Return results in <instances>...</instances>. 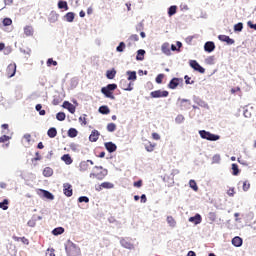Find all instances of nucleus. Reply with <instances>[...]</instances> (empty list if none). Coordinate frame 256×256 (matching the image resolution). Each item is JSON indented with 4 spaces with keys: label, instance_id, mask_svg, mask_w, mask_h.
<instances>
[{
    "label": "nucleus",
    "instance_id": "nucleus-14",
    "mask_svg": "<svg viewBox=\"0 0 256 256\" xmlns=\"http://www.w3.org/2000/svg\"><path fill=\"white\" fill-rule=\"evenodd\" d=\"M161 51L164 53V55H167L168 57L171 55V45L169 42H165L161 46Z\"/></svg>",
    "mask_w": 256,
    "mask_h": 256
},
{
    "label": "nucleus",
    "instance_id": "nucleus-13",
    "mask_svg": "<svg viewBox=\"0 0 256 256\" xmlns=\"http://www.w3.org/2000/svg\"><path fill=\"white\" fill-rule=\"evenodd\" d=\"M39 195L41 197H43L44 199H49L50 201H53V199H55V196L53 194H51V192L47 191V190H40Z\"/></svg>",
    "mask_w": 256,
    "mask_h": 256
},
{
    "label": "nucleus",
    "instance_id": "nucleus-56",
    "mask_svg": "<svg viewBox=\"0 0 256 256\" xmlns=\"http://www.w3.org/2000/svg\"><path fill=\"white\" fill-rule=\"evenodd\" d=\"M227 195L228 197H235V188H229Z\"/></svg>",
    "mask_w": 256,
    "mask_h": 256
},
{
    "label": "nucleus",
    "instance_id": "nucleus-50",
    "mask_svg": "<svg viewBox=\"0 0 256 256\" xmlns=\"http://www.w3.org/2000/svg\"><path fill=\"white\" fill-rule=\"evenodd\" d=\"M129 41H131V43H135V42L139 41V35H137V34H132V35L129 37Z\"/></svg>",
    "mask_w": 256,
    "mask_h": 256
},
{
    "label": "nucleus",
    "instance_id": "nucleus-43",
    "mask_svg": "<svg viewBox=\"0 0 256 256\" xmlns=\"http://www.w3.org/2000/svg\"><path fill=\"white\" fill-rule=\"evenodd\" d=\"M66 117H67V116L65 115L64 112H58V113L56 114V119H57L58 121H65Z\"/></svg>",
    "mask_w": 256,
    "mask_h": 256
},
{
    "label": "nucleus",
    "instance_id": "nucleus-25",
    "mask_svg": "<svg viewBox=\"0 0 256 256\" xmlns=\"http://www.w3.org/2000/svg\"><path fill=\"white\" fill-rule=\"evenodd\" d=\"M61 159L64 161L66 165H71L73 163V158H71V155L69 154H64Z\"/></svg>",
    "mask_w": 256,
    "mask_h": 256
},
{
    "label": "nucleus",
    "instance_id": "nucleus-37",
    "mask_svg": "<svg viewBox=\"0 0 256 256\" xmlns=\"http://www.w3.org/2000/svg\"><path fill=\"white\" fill-rule=\"evenodd\" d=\"M208 221H210V223H215V221H217V214L215 212H210L208 214Z\"/></svg>",
    "mask_w": 256,
    "mask_h": 256
},
{
    "label": "nucleus",
    "instance_id": "nucleus-22",
    "mask_svg": "<svg viewBox=\"0 0 256 256\" xmlns=\"http://www.w3.org/2000/svg\"><path fill=\"white\" fill-rule=\"evenodd\" d=\"M33 26H25L24 27V34L26 35V37H33Z\"/></svg>",
    "mask_w": 256,
    "mask_h": 256
},
{
    "label": "nucleus",
    "instance_id": "nucleus-40",
    "mask_svg": "<svg viewBox=\"0 0 256 256\" xmlns=\"http://www.w3.org/2000/svg\"><path fill=\"white\" fill-rule=\"evenodd\" d=\"M116 130H117V125L115 123H109L107 125V131H109V133H113Z\"/></svg>",
    "mask_w": 256,
    "mask_h": 256
},
{
    "label": "nucleus",
    "instance_id": "nucleus-62",
    "mask_svg": "<svg viewBox=\"0 0 256 256\" xmlns=\"http://www.w3.org/2000/svg\"><path fill=\"white\" fill-rule=\"evenodd\" d=\"M140 199H141V203H147V196L145 194H142Z\"/></svg>",
    "mask_w": 256,
    "mask_h": 256
},
{
    "label": "nucleus",
    "instance_id": "nucleus-29",
    "mask_svg": "<svg viewBox=\"0 0 256 256\" xmlns=\"http://www.w3.org/2000/svg\"><path fill=\"white\" fill-rule=\"evenodd\" d=\"M79 170L82 172L89 171V164L87 163V161H82L79 164Z\"/></svg>",
    "mask_w": 256,
    "mask_h": 256
},
{
    "label": "nucleus",
    "instance_id": "nucleus-10",
    "mask_svg": "<svg viewBox=\"0 0 256 256\" xmlns=\"http://www.w3.org/2000/svg\"><path fill=\"white\" fill-rule=\"evenodd\" d=\"M190 67H192L194 71H198V73H205V68L199 65L196 60L190 61Z\"/></svg>",
    "mask_w": 256,
    "mask_h": 256
},
{
    "label": "nucleus",
    "instance_id": "nucleus-57",
    "mask_svg": "<svg viewBox=\"0 0 256 256\" xmlns=\"http://www.w3.org/2000/svg\"><path fill=\"white\" fill-rule=\"evenodd\" d=\"M9 139H11L9 136L3 135L0 137V143H6V141H9Z\"/></svg>",
    "mask_w": 256,
    "mask_h": 256
},
{
    "label": "nucleus",
    "instance_id": "nucleus-33",
    "mask_svg": "<svg viewBox=\"0 0 256 256\" xmlns=\"http://www.w3.org/2000/svg\"><path fill=\"white\" fill-rule=\"evenodd\" d=\"M115 75H117V71H115V69L107 70L106 72L107 79H115Z\"/></svg>",
    "mask_w": 256,
    "mask_h": 256
},
{
    "label": "nucleus",
    "instance_id": "nucleus-3",
    "mask_svg": "<svg viewBox=\"0 0 256 256\" xmlns=\"http://www.w3.org/2000/svg\"><path fill=\"white\" fill-rule=\"evenodd\" d=\"M199 135L202 139H206L207 141H219V139H221L219 135L212 134L205 130H200Z\"/></svg>",
    "mask_w": 256,
    "mask_h": 256
},
{
    "label": "nucleus",
    "instance_id": "nucleus-61",
    "mask_svg": "<svg viewBox=\"0 0 256 256\" xmlns=\"http://www.w3.org/2000/svg\"><path fill=\"white\" fill-rule=\"evenodd\" d=\"M24 139L27 141V143H31V134H25Z\"/></svg>",
    "mask_w": 256,
    "mask_h": 256
},
{
    "label": "nucleus",
    "instance_id": "nucleus-18",
    "mask_svg": "<svg viewBox=\"0 0 256 256\" xmlns=\"http://www.w3.org/2000/svg\"><path fill=\"white\" fill-rule=\"evenodd\" d=\"M100 135L101 133H99L97 130H93L89 136V141H91V143L97 142Z\"/></svg>",
    "mask_w": 256,
    "mask_h": 256
},
{
    "label": "nucleus",
    "instance_id": "nucleus-15",
    "mask_svg": "<svg viewBox=\"0 0 256 256\" xmlns=\"http://www.w3.org/2000/svg\"><path fill=\"white\" fill-rule=\"evenodd\" d=\"M182 81H183V79L173 78L172 80H170V82L168 84V88L175 89L176 87H179V83H181Z\"/></svg>",
    "mask_w": 256,
    "mask_h": 256
},
{
    "label": "nucleus",
    "instance_id": "nucleus-27",
    "mask_svg": "<svg viewBox=\"0 0 256 256\" xmlns=\"http://www.w3.org/2000/svg\"><path fill=\"white\" fill-rule=\"evenodd\" d=\"M47 135L48 137H50V139H55V137H57V128H50L48 131H47Z\"/></svg>",
    "mask_w": 256,
    "mask_h": 256
},
{
    "label": "nucleus",
    "instance_id": "nucleus-7",
    "mask_svg": "<svg viewBox=\"0 0 256 256\" xmlns=\"http://www.w3.org/2000/svg\"><path fill=\"white\" fill-rule=\"evenodd\" d=\"M133 85V82H128L125 79L120 81V87L123 89V91H133Z\"/></svg>",
    "mask_w": 256,
    "mask_h": 256
},
{
    "label": "nucleus",
    "instance_id": "nucleus-55",
    "mask_svg": "<svg viewBox=\"0 0 256 256\" xmlns=\"http://www.w3.org/2000/svg\"><path fill=\"white\" fill-rule=\"evenodd\" d=\"M234 31H243V23H238L234 26Z\"/></svg>",
    "mask_w": 256,
    "mask_h": 256
},
{
    "label": "nucleus",
    "instance_id": "nucleus-44",
    "mask_svg": "<svg viewBox=\"0 0 256 256\" xmlns=\"http://www.w3.org/2000/svg\"><path fill=\"white\" fill-rule=\"evenodd\" d=\"M232 175L237 176L239 175V165L232 164Z\"/></svg>",
    "mask_w": 256,
    "mask_h": 256
},
{
    "label": "nucleus",
    "instance_id": "nucleus-52",
    "mask_svg": "<svg viewBox=\"0 0 256 256\" xmlns=\"http://www.w3.org/2000/svg\"><path fill=\"white\" fill-rule=\"evenodd\" d=\"M79 121L82 122V125H87V114L79 117Z\"/></svg>",
    "mask_w": 256,
    "mask_h": 256
},
{
    "label": "nucleus",
    "instance_id": "nucleus-42",
    "mask_svg": "<svg viewBox=\"0 0 256 256\" xmlns=\"http://www.w3.org/2000/svg\"><path fill=\"white\" fill-rule=\"evenodd\" d=\"M175 13H177V6H171L168 9V15L169 17H173V15H175Z\"/></svg>",
    "mask_w": 256,
    "mask_h": 256
},
{
    "label": "nucleus",
    "instance_id": "nucleus-19",
    "mask_svg": "<svg viewBox=\"0 0 256 256\" xmlns=\"http://www.w3.org/2000/svg\"><path fill=\"white\" fill-rule=\"evenodd\" d=\"M188 221L190 223H194V225H199L201 221H203V218L201 217L200 214H196L194 217H190Z\"/></svg>",
    "mask_w": 256,
    "mask_h": 256
},
{
    "label": "nucleus",
    "instance_id": "nucleus-36",
    "mask_svg": "<svg viewBox=\"0 0 256 256\" xmlns=\"http://www.w3.org/2000/svg\"><path fill=\"white\" fill-rule=\"evenodd\" d=\"M9 200L4 199L3 202H0V209H3V211H7L9 209Z\"/></svg>",
    "mask_w": 256,
    "mask_h": 256
},
{
    "label": "nucleus",
    "instance_id": "nucleus-12",
    "mask_svg": "<svg viewBox=\"0 0 256 256\" xmlns=\"http://www.w3.org/2000/svg\"><path fill=\"white\" fill-rule=\"evenodd\" d=\"M62 107L64 109H67V111H69V113H71L72 115L76 111L75 105L71 104L69 101H64Z\"/></svg>",
    "mask_w": 256,
    "mask_h": 256
},
{
    "label": "nucleus",
    "instance_id": "nucleus-53",
    "mask_svg": "<svg viewBox=\"0 0 256 256\" xmlns=\"http://www.w3.org/2000/svg\"><path fill=\"white\" fill-rule=\"evenodd\" d=\"M250 187H251V184L249 183V181H245L243 183V191H249Z\"/></svg>",
    "mask_w": 256,
    "mask_h": 256
},
{
    "label": "nucleus",
    "instance_id": "nucleus-60",
    "mask_svg": "<svg viewBox=\"0 0 256 256\" xmlns=\"http://www.w3.org/2000/svg\"><path fill=\"white\" fill-rule=\"evenodd\" d=\"M134 187H143V180H138L136 182H134Z\"/></svg>",
    "mask_w": 256,
    "mask_h": 256
},
{
    "label": "nucleus",
    "instance_id": "nucleus-8",
    "mask_svg": "<svg viewBox=\"0 0 256 256\" xmlns=\"http://www.w3.org/2000/svg\"><path fill=\"white\" fill-rule=\"evenodd\" d=\"M63 193L66 197H72L73 196V186L69 183L63 184Z\"/></svg>",
    "mask_w": 256,
    "mask_h": 256
},
{
    "label": "nucleus",
    "instance_id": "nucleus-47",
    "mask_svg": "<svg viewBox=\"0 0 256 256\" xmlns=\"http://www.w3.org/2000/svg\"><path fill=\"white\" fill-rule=\"evenodd\" d=\"M10 25H13V20H11V18H4L3 26L4 27H9Z\"/></svg>",
    "mask_w": 256,
    "mask_h": 256
},
{
    "label": "nucleus",
    "instance_id": "nucleus-45",
    "mask_svg": "<svg viewBox=\"0 0 256 256\" xmlns=\"http://www.w3.org/2000/svg\"><path fill=\"white\" fill-rule=\"evenodd\" d=\"M125 42H120L119 46H117L116 51H118V53H123L125 51Z\"/></svg>",
    "mask_w": 256,
    "mask_h": 256
},
{
    "label": "nucleus",
    "instance_id": "nucleus-64",
    "mask_svg": "<svg viewBox=\"0 0 256 256\" xmlns=\"http://www.w3.org/2000/svg\"><path fill=\"white\" fill-rule=\"evenodd\" d=\"M248 25L250 29H255L256 31V24H251V22H248Z\"/></svg>",
    "mask_w": 256,
    "mask_h": 256
},
{
    "label": "nucleus",
    "instance_id": "nucleus-11",
    "mask_svg": "<svg viewBox=\"0 0 256 256\" xmlns=\"http://www.w3.org/2000/svg\"><path fill=\"white\" fill-rule=\"evenodd\" d=\"M219 41H222L223 43H227V45H234L235 40H233L231 37L227 35H219L218 36Z\"/></svg>",
    "mask_w": 256,
    "mask_h": 256
},
{
    "label": "nucleus",
    "instance_id": "nucleus-34",
    "mask_svg": "<svg viewBox=\"0 0 256 256\" xmlns=\"http://www.w3.org/2000/svg\"><path fill=\"white\" fill-rule=\"evenodd\" d=\"M155 146L156 144L148 142V144H145V149L148 151V153H153V151H155Z\"/></svg>",
    "mask_w": 256,
    "mask_h": 256
},
{
    "label": "nucleus",
    "instance_id": "nucleus-28",
    "mask_svg": "<svg viewBox=\"0 0 256 256\" xmlns=\"http://www.w3.org/2000/svg\"><path fill=\"white\" fill-rule=\"evenodd\" d=\"M12 239H14V241L16 242L21 241L24 245H29V239H27L26 237L13 236Z\"/></svg>",
    "mask_w": 256,
    "mask_h": 256
},
{
    "label": "nucleus",
    "instance_id": "nucleus-35",
    "mask_svg": "<svg viewBox=\"0 0 256 256\" xmlns=\"http://www.w3.org/2000/svg\"><path fill=\"white\" fill-rule=\"evenodd\" d=\"M167 223L170 227H175L177 225V221H175V218H173V216L167 217Z\"/></svg>",
    "mask_w": 256,
    "mask_h": 256
},
{
    "label": "nucleus",
    "instance_id": "nucleus-6",
    "mask_svg": "<svg viewBox=\"0 0 256 256\" xmlns=\"http://www.w3.org/2000/svg\"><path fill=\"white\" fill-rule=\"evenodd\" d=\"M15 73H17V64L15 63L9 64L6 69V75L8 79H11V77H15Z\"/></svg>",
    "mask_w": 256,
    "mask_h": 256
},
{
    "label": "nucleus",
    "instance_id": "nucleus-48",
    "mask_svg": "<svg viewBox=\"0 0 256 256\" xmlns=\"http://www.w3.org/2000/svg\"><path fill=\"white\" fill-rule=\"evenodd\" d=\"M46 64H47V67H51V65H53L54 67H57V61L53 60V58H49Z\"/></svg>",
    "mask_w": 256,
    "mask_h": 256
},
{
    "label": "nucleus",
    "instance_id": "nucleus-46",
    "mask_svg": "<svg viewBox=\"0 0 256 256\" xmlns=\"http://www.w3.org/2000/svg\"><path fill=\"white\" fill-rule=\"evenodd\" d=\"M189 185L193 191H199V187L197 186V182H195V180H190Z\"/></svg>",
    "mask_w": 256,
    "mask_h": 256
},
{
    "label": "nucleus",
    "instance_id": "nucleus-63",
    "mask_svg": "<svg viewBox=\"0 0 256 256\" xmlns=\"http://www.w3.org/2000/svg\"><path fill=\"white\" fill-rule=\"evenodd\" d=\"M237 91H241V88H240V87H236V88H232V89H231V93H232L233 95H235V93H237Z\"/></svg>",
    "mask_w": 256,
    "mask_h": 256
},
{
    "label": "nucleus",
    "instance_id": "nucleus-59",
    "mask_svg": "<svg viewBox=\"0 0 256 256\" xmlns=\"http://www.w3.org/2000/svg\"><path fill=\"white\" fill-rule=\"evenodd\" d=\"M185 103H187L188 105H191V101L187 100V99H182L180 101V105L181 107H185Z\"/></svg>",
    "mask_w": 256,
    "mask_h": 256
},
{
    "label": "nucleus",
    "instance_id": "nucleus-54",
    "mask_svg": "<svg viewBox=\"0 0 256 256\" xmlns=\"http://www.w3.org/2000/svg\"><path fill=\"white\" fill-rule=\"evenodd\" d=\"M184 79H185V83H186V85H193V83H195V81H191V77H189V76H185L184 77Z\"/></svg>",
    "mask_w": 256,
    "mask_h": 256
},
{
    "label": "nucleus",
    "instance_id": "nucleus-49",
    "mask_svg": "<svg viewBox=\"0 0 256 256\" xmlns=\"http://www.w3.org/2000/svg\"><path fill=\"white\" fill-rule=\"evenodd\" d=\"M164 78H165V74H158L156 77V83H158V85H161V83H163Z\"/></svg>",
    "mask_w": 256,
    "mask_h": 256
},
{
    "label": "nucleus",
    "instance_id": "nucleus-58",
    "mask_svg": "<svg viewBox=\"0 0 256 256\" xmlns=\"http://www.w3.org/2000/svg\"><path fill=\"white\" fill-rule=\"evenodd\" d=\"M152 139H154V141H159V139H161V136L157 134V132H153Z\"/></svg>",
    "mask_w": 256,
    "mask_h": 256
},
{
    "label": "nucleus",
    "instance_id": "nucleus-20",
    "mask_svg": "<svg viewBox=\"0 0 256 256\" xmlns=\"http://www.w3.org/2000/svg\"><path fill=\"white\" fill-rule=\"evenodd\" d=\"M104 145L109 153H115L117 151V145L113 142H106Z\"/></svg>",
    "mask_w": 256,
    "mask_h": 256
},
{
    "label": "nucleus",
    "instance_id": "nucleus-1",
    "mask_svg": "<svg viewBox=\"0 0 256 256\" xmlns=\"http://www.w3.org/2000/svg\"><path fill=\"white\" fill-rule=\"evenodd\" d=\"M115 89H117V84H108L106 87L101 88V93L108 99H115V96L113 95Z\"/></svg>",
    "mask_w": 256,
    "mask_h": 256
},
{
    "label": "nucleus",
    "instance_id": "nucleus-51",
    "mask_svg": "<svg viewBox=\"0 0 256 256\" xmlns=\"http://www.w3.org/2000/svg\"><path fill=\"white\" fill-rule=\"evenodd\" d=\"M79 203H89V197L81 196L78 198Z\"/></svg>",
    "mask_w": 256,
    "mask_h": 256
},
{
    "label": "nucleus",
    "instance_id": "nucleus-32",
    "mask_svg": "<svg viewBox=\"0 0 256 256\" xmlns=\"http://www.w3.org/2000/svg\"><path fill=\"white\" fill-rule=\"evenodd\" d=\"M99 113H101L102 115H109V113H111V110L108 106H100Z\"/></svg>",
    "mask_w": 256,
    "mask_h": 256
},
{
    "label": "nucleus",
    "instance_id": "nucleus-23",
    "mask_svg": "<svg viewBox=\"0 0 256 256\" xmlns=\"http://www.w3.org/2000/svg\"><path fill=\"white\" fill-rule=\"evenodd\" d=\"M64 19L68 23H73V21H75V13H73V12L66 13V15L64 16Z\"/></svg>",
    "mask_w": 256,
    "mask_h": 256
},
{
    "label": "nucleus",
    "instance_id": "nucleus-21",
    "mask_svg": "<svg viewBox=\"0 0 256 256\" xmlns=\"http://www.w3.org/2000/svg\"><path fill=\"white\" fill-rule=\"evenodd\" d=\"M232 245H234V247H241V245H243V239L239 236H236L232 239Z\"/></svg>",
    "mask_w": 256,
    "mask_h": 256
},
{
    "label": "nucleus",
    "instance_id": "nucleus-41",
    "mask_svg": "<svg viewBox=\"0 0 256 256\" xmlns=\"http://www.w3.org/2000/svg\"><path fill=\"white\" fill-rule=\"evenodd\" d=\"M35 109H36V111L39 112V115H41V116L46 115V113H47L45 110H42L43 106L41 104H37Z\"/></svg>",
    "mask_w": 256,
    "mask_h": 256
},
{
    "label": "nucleus",
    "instance_id": "nucleus-31",
    "mask_svg": "<svg viewBox=\"0 0 256 256\" xmlns=\"http://www.w3.org/2000/svg\"><path fill=\"white\" fill-rule=\"evenodd\" d=\"M143 59H145V50L140 49V50L137 51L136 60L137 61H143Z\"/></svg>",
    "mask_w": 256,
    "mask_h": 256
},
{
    "label": "nucleus",
    "instance_id": "nucleus-39",
    "mask_svg": "<svg viewBox=\"0 0 256 256\" xmlns=\"http://www.w3.org/2000/svg\"><path fill=\"white\" fill-rule=\"evenodd\" d=\"M52 233L54 235H63V233H65V229L63 227H58V228H55Z\"/></svg>",
    "mask_w": 256,
    "mask_h": 256
},
{
    "label": "nucleus",
    "instance_id": "nucleus-26",
    "mask_svg": "<svg viewBox=\"0 0 256 256\" xmlns=\"http://www.w3.org/2000/svg\"><path fill=\"white\" fill-rule=\"evenodd\" d=\"M58 9H64V11H69V5L67 4V1L60 0L58 2Z\"/></svg>",
    "mask_w": 256,
    "mask_h": 256
},
{
    "label": "nucleus",
    "instance_id": "nucleus-24",
    "mask_svg": "<svg viewBox=\"0 0 256 256\" xmlns=\"http://www.w3.org/2000/svg\"><path fill=\"white\" fill-rule=\"evenodd\" d=\"M126 75H128V81H137V72L127 71Z\"/></svg>",
    "mask_w": 256,
    "mask_h": 256
},
{
    "label": "nucleus",
    "instance_id": "nucleus-2",
    "mask_svg": "<svg viewBox=\"0 0 256 256\" xmlns=\"http://www.w3.org/2000/svg\"><path fill=\"white\" fill-rule=\"evenodd\" d=\"M95 169H100V172L90 173V179H98V181H103L107 177V170H103L102 166H95Z\"/></svg>",
    "mask_w": 256,
    "mask_h": 256
},
{
    "label": "nucleus",
    "instance_id": "nucleus-16",
    "mask_svg": "<svg viewBox=\"0 0 256 256\" xmlns=\"http://www.w3.org/2000/svg\"><path fill=\"white\" fill-rule=\"evenodd\" d=\"M115 185L111 182H103L101 185L96 188V191H102L103 189H113Z\"/></svg>",
    "mask_w": 256,
    "mask_h": 256
},
{
    "label": "nucleus",
    "instance_id": "nucleus-4",
    "mask_svg": "<svg viewBox=\"0 0 256 256\" xmlns=\"http://www.w3.org/2000/svg\"><path fill=\"white\" fill-rule=\"evenodd\" d=\"M150 97L152 99H161V98L169 97V91H167V90L152 91L150 93Z\"/></svg>",
    "mask_w": 256,
    "mask_h": 256
},
{
    "label": "nucleus",
    "instance_id": "nucleus-5",
    "mask_svg": "<svg viewBox=\"0 0 256 256\" xmlns=\"http://www.w3.org/2000/svg\"><path fill=\"white\" fill-rule=\"evenodd\" d=\"M65 249L68 256H75L77 255V253H79V249L77 248V245L73 243H69Z\"/></svg>",
    "mask_w": 256,
    "mask_h": 256
},
{
    "label": "nucleus",
    "instance_id": "nucleus-17",
    "mask_svg": "<svg viewBox=\"0 0 256 256\" xmlns=\"http://www.w3.org/2000/svg\"><path fill=\"white\" fill-rule=\"evenodd\" d=\"M204 51L207 53H213V51H215V42H206L204 45Z\"/></svg>",
    "mask_w": 256,
    "mask_h": 256
},
{
    "label": "nucleus",
    "instance_id": "nucleus-30",
    "mask_svg": "<svg viewBox=\"0 0 256 256\" xmlns=\"http://www.w3.org/2000/svg\"><path fill=\"white\" fill-rule=\"evenodd\" d=\"M43 175H44V177H52L53 176V168H51V167L44 168Z\"/></svg>",
    "mask_w": 256,
    "mask_h": 256
},
{
    "label": "nucleus",
    "instance_id": "nucleus-9",
    "mask_svg": "<svg viewBox=\"0 0 256 256\" xmlns=\"http://www.w3.org/2000/svg\"><path fill=\"white\" fill-rule=\"evenodd\" d=\"M120 244L124 247V249H135V246L129 238H122L120 240Z\"/></svg>",
    "mask_w": 256,
    "mask_h": 256
},
{
    "label": "nucleus",
    "instance_id": "nucleus-38",
    "mask_svg": "<svg viewBox=\"0 0 256 256\" xmlns=\"http://www.w3.org/2000/svg\"><path fill=\"white\" fill-rule=\"evenodd\" d=\"M77 135H78L77 129L70 128L68 130V137H71L73 139V138L77 137Z\"/></svg>",
    "mask_w": 256,
    "mask_h": 256
}]
</instances>
